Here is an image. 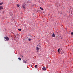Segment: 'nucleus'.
<instances>
[{"label":"nucleus","mask_w":73,"mask_h":73,"mask_svg":"<svg viewBox=\"0 0 73 73\" xmlns=\"http://www.w3.org/2000/svg\"><path fill=\"white\" fill-rule=\"evenodd\" d=\"M39 47V49H41V46H40L39 45H37L36 47V50L38 51L39 50V48H38Z\"/></svg>","instance_id":"f257e3e1"},{"label":"nucleus","mask_w":73,"mask_h":73,"mask_svg":"<svg viewBox=\"0 0 73 73\" xmlns=\"http://www.w3.org/2000/svg\"><path fill=\"white\" fill-rule=\"evenodd\" d=\"M5 39V40L7 41H9V38L7 37V36H5L4 37Z\"/></svg>","instance_id":"f03ea898"},{"label":"nucleus","mask_w":73,"mask_h":73,"mask_svg":"<svg viewBox=\"0 0 73 73\" xmlns=\"http://www.w3.org/2000/svg\"><path fill=\"white\" fill-rule=\"evenodd\" d=\"M22 7L23 9H25V5H23Z\"/></svg>","instance_id":"7ed1b4c3"},{"label":"nucleus","mask_w":73,"mask_h":73,"mask_svg":"<svg viewBox=\"0 0 73 73\" xmlns=\"http://www.w3.org/2000/svg\"><path fill=\"white\" fill-rule=\"evenodd\" d=\"M42 69H43V70H46V68L45 67H43L42 68Z\"/></svg>","instance_id":"20e7f679"},{"label":"nucleus","mask_w":73,"mask_h":73,"mask_svg":"<svg viewBox=\"0 0 73 73\" xmlns=\"http://www.w3.org/2000/svg\"><path fill=\"white\" fill-rule=\"evenodd\" d=\"M60 53H62V54H63L64 53V51L62 50H61Z\"/></svg>","instance_id":"39448f33"},{"label":"nucleus","mask_w":73,"mask_h":73,"mask_svg":"<svg viewBox=\"0 0 73 73\" xmlns=\"http://www.w3.org/2000/svg\"><path fill=\"white\" fill-rule=\"evenodd\" d=\"M3 7L2 6H0V10H1V9H3Z\"/></svg>","instance_id":"423d86ee"},{"label":"nucleus","mask_w":73,"mask_h":73,"mask_svg":"<svg viewBox=\"0 0 73 73\" xmlns=\"http://www.w3.org/2000/svg\"><path fill=\"white\" fill-rule=\"evenodd\" d=\"M52 36L53 37H55V35H54V33L52 35Z\"/></svg>","instance_id":"0eeeda50"},{"label":"nucleus","mask_w":73,"mask_h":73,"mask_svg":"<svg viewBox=\"0 0 73 73\" xmlns=\"http://www.w3.org/2000/svg\"><path fill=\"white\" fill-rule=\"evenodd\" d=\"M18 59L19 60V61H21V58H20L19 57L18 58Z\"/></svg>","instance_id":"6e6552de"},{"label":"nucleus","mask_w":73,"mask_h":73,"mask_svg":"<svg viewBox=\"0 0 73 73\" xmlns=\"http://www.w3.org/2000/svg\"><path fill=\"white\" fill-rule=\"evenodd\" d=\"M60 49H58V52L59 53H60Z\"/></svg>","instance_id":"1a4fd4ad"},{"label":"nucleus","mask_w":73,"mask_h":73,"mask_svg":"<svg viewBox=\"0 0 73 73\" xmlns=\"http://www.w3.org/2000/svg\"><path fill=\"white\" fill-rule=\"evenodd\" d=\"M40 9H41V10H44V9L42 8L41 7H40Z\"/></svg>","instance_id":"9d476101"},{"label":"nucleus","mask_w":73,"mask_h":73,"mask_svg":"<svg viewBox=\"0 0 73 73\" xmlns=\"http://www.w3.org/2000/svg\"><path fill=\"white\" fill-rule=\"evenodd\" d=\"M17 5L18 7H20V5H19V4H17Z\"/></svg>","instance_id":"9b49d317"},{"label":"nucleus","mask_w":73,"mask_h":73,"mask_svg":"<svg viewBox=\"0 0 73 73\" xmlns=\"http://www.w3.org/2000/svg\"><path fill=\"white\" fill-rule=\"evenodd\" d=\"M23 61L25 63H26V62H26V61H25V60H23Z\"/></svg>","instance_id":"f8f14e48"},{"label":"nucleus","mask_w":73,"mask_h":73,"mask_svg":"<svg viewBox=\"0 0 73 73\" xmlns=\"http://www.w3.org/2000/svg\"><path fill=\"white\" fill-rule=\"evenodd\" d=\"M18 30L19 31H21V29H18Z\"/></svg>","instance_id":"ddd939ff"},{"label":"nucleus","mask_w":73,"mask_h":73,"mask_svg":"<svg viewBox=\"0 0 73 73\" xmlns=\"http://www.w3.org/2000/svg\"><path fill=\"white\" fill-rule=\"evenodd\" d=\"M3 4V2H2L1 3H0V5H2Z\"/></svg>","instance_id":"4468645a"},{"label":"nucleus","mask_w":73,"mask_h":73,"mask_svg":"<svg viewBox=\"0 0 73 73\" xmlns=\"http://www.w3.org/2000/svg\"><path fill=\"white\" fill-rule=\"evenodd\" d=\"M37 65H35V67L36 68V67H37Z\"/></svg>","instance_id":"2eb2a0df"},{"label":"nucleus","mask_w":73,"mask_h":73,"mask_svg":"<svg viewBox=\"0 0 73 73\" xmlns=\"http://www.w3.org/2000/svg\"><path fill=\"white\" fill-rule=\"evenodd\" d=\"M71 35H73V32H72L71 33Z\"/></svg>","instance_id":"dca6fc26"},{"label":"nucleus","mask_w":73,"mask_h":73,"mask_svg":"<svg viewBox=\"0 0 73 73\" xmlns=\"http://www.w3.org/2000/svg\"><path fill=\"white\" fill-rule=\"evenodd\" d=\"M31 38H29V41H31Z\"/></svg>","instance_id":"f3484780"},{"label":"nucleus","mask_w":73,"mask_h":73,"mask_svg":"<svg viewBox=\"0 0 73 73\" xmlns=\"http://www.w3.org/2000/svg\"><path fill=\"white\" fill-rule=\"evenodd\" d=\"M22 57L23 58V56H22Z\"/></svg>","instance_id":"a211bd4d"},{"label":"nucleus","mask_w":73,"mask_h":73,"mask_svg":"<svg viewBox=\"0 0 73 73\" xmlns=\"http://www.w3.org/2000/svg\"><path fill=\"white\" fill-rule=\"evenodd\" d=\"M22 55H21V56H22Z\"/></svg>","instance_id":"6ab92c4d"},{"label":"nucleus","mask_w":73,"mask_h":73,"mask_svg":"<svg viewBox=\"0 0 73 73\" xmlns=\"http://www.w3.org/2000/svg\"><path fill=\"white\" fill-rule=\"evenodd\" d=\"M5 41H6V40H5Z\"/></svg>","instance_id":"aec40b11"}]
</instances>
